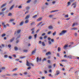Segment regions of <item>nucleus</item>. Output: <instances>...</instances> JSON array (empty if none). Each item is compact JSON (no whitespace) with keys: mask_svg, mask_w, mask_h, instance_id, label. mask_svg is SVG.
<instances>
[{"mask_svg":"<svg viewBox=\"0 0 79 79\" xmlns=\"http://www.w3.org/2000/svg\"><path fill=\"white\" fill-rule=\"evenodd\" d=\"M61 49V48H60V47H59L58 48V52H60Z\"/></svg>","mask_w":79,"mask_h":79,"instance_id":"a211bd4d","label":"nucleus"},{"mask_svg":"<svg viewBox=\"0 0 79 79\" xmlns=\"http://www.w3.org/2000/svg\"><path fill=\"white\" fill-rule=\"evenodd\" d=\"M18 69L15 68L12 71H16Z\"/></svg>","mask_w":79,"mask_h":79,"instance_id":"c9c22d12","label":"nucleus"},{"mask_svg":"<svg viewBox=\"0 0 79 79\" xmlns=\"http://www.w3.org/2000/svg\"><path fill=\"white\" fill-rule=\"evenodd\" d=\"M71 4V2H68L67 3V5L68 6H69Z\"/></svg>","mask_w":79,"mask_h":79,"instance_id":"c756f323","label":"nucleus"},{"mask_svg":"<svg viewBox=\"0 0 79 79\" xmlns=\"http://www.w3.org/2000/svg\"><path fill=\"white\" fill-rule=\"evenodd\" d=\"M60 74V71H57L56 72V73L55 75V76H58L59 74Z\"/></svg>","mask_w":79,"mask_h":79,"instance_id":"20e7f679","label":"nucleus"},{"mask_svg":"<svg viewBox=\"0 0 79 79\" xmlns=\"http://www.w3.org/2000/svg\"><path fill=\"white\" fill-rule=\"evenodd\" d=\"M36 53V50L35 49L34 50H33L31 53L32 55H33V54H35Z\"/></svg>","mask_w":79,"mask_h":79,"instance_id":"423d86ee","label":"nucleus"},{"mask_svg":"<svg viewBox=\"0 0 79 79\" xmlns=\"http://www.w3.org/2000/svg\"><path fill=\"white\" fill-rule=\"evenodd\" d=\"M45 60H46V58H44L43 60H42V61H45Z\"/></svg>","mask_w":79,"mask_h":79,"instance_id":"69168bd1","label":"nucleus"},{"mask_svg":"<svg viewBox=\"0 0 79 79\" xmlns=\"http://www.w3.org/2000/svg\"><path fill=\"white\" fill-rule=\"evenodd\" d=\"M15 39V38H13L11 40H10V42H12Z\"/></svg>","mask_w":79,"mask_h":79,"instance_id":"aec40b11","label":"nucleus"},{"mask_svg":"<svg viewBox=\"0 0 79 79\" xmlns=\"http://www.w3.org/2000/svg\"><path fill=\"white\" fill-rule=\"evenodd\" d=\"M6 35V34H3L2 35V37H5Z\"/></svg>","mask_w":79,"mask_h":79,"instance_id":"a878e982","label":"nucleus"},{"mask_svg":"<svg viewBox=\"0 0 79 79\" xmlns=\"http://www.w3.org/2000/svg\"><path fill=\"white\" fill-rule=\"evenodd\" d=\"M35 23H34V22H33L31 23H30V25L31 26H33V25H34V24Z\"/></svg>","mask_w":79,"mask_h":79,"instance_id":"e433bc0d","label":"nucleus"},{"mask_svg":"<svg viewBox=\"0 0 79 79\" xmlns=\"http://www.w3.org/2000/svg\"><path fill=\"white\" fill-rule=\"evenodd\" d=\"M42 46H43V47H44V46H45V44L44 42H42Z\"/></svg>","mask_w":79,"mask_h":79,"instance_id":"412c9836","label":"nucleus"},{"mask_svg":"<svg viewBox=\"0 0 79 79\" xmlns=\"http://www.w3.org/2000/svg\"><path fill=\"white\" fill-rule=\"evenodd\" d=\"M2 25L3 26V27H4L5 28H6V25H5V23H2Z\"/></svg>","mask_w":79,"mask_h":79,"instance_id":"0eeeda50","label":"nucleus"},{"mask_svg":"<svg viewBox=\"0 0 79 79\" xmlns=\"http://www.w3.org/2000/svg\"><path fill=\"white\" fill-rule=\"evenodd\" d=\"M30 18V15H27L25 18V19H27L29 18Z\"/></svg>","mask_w":79,"mask_h":79,"instance_id":"9b49d317","label":"nucleus"},{"mask_svg":"<svg viewBox=\"0 0 79 79\" xmlns=\"http://www.w3.org/2000/svg\"><path fill=\"white\" fill-rule=\"evenodd\" d=\"M18 8H22V7L21 6H20L18 7Z\"/></svg>","mask_w":79,"mask_h":79,"instance_id":"338daca9","label":"nucleus"},{"mask_svg":"<svg viewBox=\"0 0 79 79\" xmlns=\"http://www.w3.org/2000/svg\"><path fill=\"white\" fill-rule=\"evenodd\" d=\"M26 65L27 66H34V64L32 63H29V62H28L27 60H26Z\"/></svg>","mask_w":79,"mask_h":79,"instance_id":"f257e3e1","label":"nucleus"},{"mask_svg":"<svg viewBox=\"0 0 79 79\" xmlns=\"http://www.w3.org/2000/svg\"><path fill=\"white\" fill-rule=\"evenodd\" d=\"M51 41L52 42H54V40H53V39H52L51 40Z\"/></svg>","mask_w":79,"mask_h":79,"instance_id":"4d7b16f0","label":"nucleus"},{"mask_svg":"<svg viewBox=\"0 0 79 79\" xmlns=\"http://www.w3.org/2000/svg\"><path fill=\"white\" fill-rule=\"evenodd\" d=\"M61 61H62V62H66L67 60H61Z\"/></svg>","mask_w":79,"mask_h":79,"instance_id":"5701e85b","label":"nucleus"},{"mask_svg":"<svg viewBox=\"0 0 79 79\" xmlns=\"http://www.w3.org/2000/svg\"><path fill=\"white\" fill-rule=\"evenodd\" d=\"M14 49L15 51H17V50H18V47H15L14 48Z\"/></svg>","mask_w":79,"mask_h":79,"instance_id":"dca6fc26","label":"nucleus"},{"mask_svg":"<svg viewBox=\"0 0 79 79\" xmlns=\"http://www.w3.org/2000/svg\"><path fill=\"white\" fill-rule=\"evenodd\" d=\"M6 8H3L2 10V11H5V10H6Z\"/></svg>","mask_w":79,"mask_h":79,"instance_id":"b1692460","label":"nucleus"},{"mask_svg":"<svg viewBox=\"0 0 79 79\" xmlns=\"http://www.w3.org/2000/svg\"><path fill=\"white\" fill-rule=\"evenodd\" d=\"M74 35H75V36H77V33H75L74 34Z\"/></svg>","mask_w":79,"mask_h":79,"instance_id":"0e129e2a","label":"nucleus"},{"mask_svg":"<svg viewBox=\"0 0 79 79\" xmlns=\"http://www.w3.org/2000/svg\"><path fill=\"white\" fill-rule=\"evenodd\" d=\"M42 41H39V44H42Z\"/></svg>","mask_w":79,"mask_h":79,"instance_id":"e2e57ef3","label":"nucleus"},{"mask_svg":"<svg viewBox=\"0 0 79 79\" xmlns=\"http://www.w3.org/2000/svg\"><path fill=\"white\" fill-rule=\"evenodd\" d=\"M31 34H34V31H32L31 32Z\"/></svg>","mask_w":79,"mask_h":79,"instance_id":"774afa93","label":"nucleus"},{"mask_svg":"<svg viewBox=\"0 0 79 79\" xmlns=\"http://www.w3.org/2000/svg\"><path fill=\"white\" fill-rule=\"evenodd\" d=\"M14 6H15V5H12L10 8L9 10H12V9L14 8Z\"/></svg>","mask_w":79,"mask_h":79,"instance_id":"ddd939ff","label":"nucleus"},{"mask_svg":"<svg viewBox=\"0 0 79 79\" xmlns=\"http://www.w3.org/2000/svg\"><path fill=\"white\" fill-rule=\"evenodd\" d=\"M6 4H3L1 6V8H3V7H5V6H6Z\"/></svg>","mask_w":79,"mask_h":79,"instance_id":"4468645a","label":"nucleus"},{"mask_svg":"<svg viewBox=\"0 0 79 79\" xmlns=\"http://www.w3.org/2000/svg\"><path fill=\"white\" fill-rule=\"evenodd\" d=\"M40 40H42V39H43V38L42 37H40Z\"/></svg>","mask_w":79,"mask_h":79,"instance_id":"bf43d9fd","label":"nucleus"},{"mask_svg":"<svg viewBox=\"0 0 79 79\" xmlns=\"http://www.w3.org/2000/svg\"><path fill=\"white\" fill-rule=\"evenodd\" d=\"M46 34V33H44L42 34L41 35L42 36H44V35H45Z\"/></svg>","mask_w":79,"mask_h":79,"instance_id":"7c9ffc66","label":"nucleus"},{"mask_svg":"<svg viewBox=\"0 0 79 79\" xmlns=\"http://www.w3.org/2000/svg\"><path fill=\"white\" fill-rule=\"evenodd\" d=\"M35 28H33L31 30V31H34V30H35Z\"/></svg>","mask_w":79,"mask_h":79,"instance_id":"a19ab883","label":"nucleus"},{"mask_svg":"<svg viewBox=\"0 0 79 79\" xmlns=\"http://www.w3.org/2000/svg\"><path fill=\"white\" fill-rule=\"evenodd\" d=\"M51 32H52V31H48L47 33V34L48 35L50 34H51Z\"/></svg>","mask_w":79,"mask_h":79,"instance_id":"473e14b6","label":"nucleus"},{"mask_svg":"<svg viewBox=\"0 0 79 79\" xmlns=\"http://www.w3.org/2000/svg\"><path fill=\"white\" fill-rule=\"evenodd\" d=\"M68 17H69V16L68 15H65V18H68Z\"/></svg>","mask_w":79,"mask_h":79,"instance_id":"5fc2aeb1","label":"nucleus"},{"mask_svg":"<svg viewBox=\"0 0 79 79\" xmlns=\"http://www.w3.org/2000/svg\"><path fill=\"white\" fill-rule=\"evenodd\" d=\"M15 19H10V22H12V21H15Z\"/></svg>","mask_w":79,"mask_h":79,"instance_id":"cd10ccee","label":"nucleus"},{"mask_svg":"<svg viewBox=\"0 0 79 79\" xmlns=\"http://www.w3.org/2000/svg\"><path fill=\"white\" fill-rule=\"evenodd\" d=\"M37 15H35V16H33L32 18H36V17H37Z\"/></svg>","mask_w":79,"mask_h":79,"instance_id":"2f4dec72","label":"nucleus"},{"mask_svg":"<svg viewBox=\"0 0 79 79\" xmlns=\"http://www.w3.org/2000/svg\"><path fill=\"white\" fill-rule=\"evenodd\" d=\"M68 46L67 45H65L64 47H63V48L65 50H66V48H67V47H68Z\"/></svg>","mask_w":79,"mask_h":79,"instance_id":"f8f14e48","label":"nucleus"},{"mask_svg":"<svg viewBox=\"0 0 79 79\" xmlns=\"http://www.w3.org/2000/svg\"><path fill=\"white\" fill-rule=\"evenodd\" d=\"M48 29L50 30L52 29H53V27L52 26H49L48 27Z\"/></svg>","mask_w":79,"mask_h":79,"instance_id":"9d476101","label":"nucleus"},{"mask_svg":"<svg viewBox=\"0 0 79 79\" xmlns=\"http://www.w3.org/2000/svg\"><path fill=\"white\" fill-rule=\"evenodd\" d=\"M8 47L9 48H11V45L10 44H9L8 45Z\"/></svg>","mask_w":79,"mask_h":79,"instance_id":"8fccbe9b","label":"nucleus"},{"mask_svg":"<svg viewBox=\"0 0 79 79\" xmlns=\"http://www.w3.org/2000/svg\"><path fill=\"white\" fill-rule=\"evenodd\" d=\"M23 24H24V22L22 21L19 24V25L20 26H22L23 25Z\"/></svg>","mask_w":79,"mask_h":79,"instance_id":"1a4fd4ad","label":"nucleus"},{"mask_svg":"<svg viewBox=\"0 0 79 79\" xmlns=\"http://www.w3.org/2000/svg\"><path fill=\"white\" fill-rule=\"evenodd\" d=\"M70 2H74L75 1V0H69Z\"/></svg>","mask_w":79,"mask_h":79,"instance_id":"de8ad7c7","label":"nucleus"},{"mask_svg":"<svg viewBox=\"0 0 79 79\" xmlns=\"http://www.w3.org/2000/svg\"><path fill=\"white\" fill-rule=\"evenodd\" d=\"M36 61L37 62H41V61H42V58H39V57H37L36 58Z\"/></svg>","mask_w":79,"mask_h":79,"instance_id":"f03ea898","label":"nucleus"},{"mask_svg":"<svg viewBox=\"0 0 79 79\" xmlns=\"http://www.w3.org/2000/svg\"><path fill=\"white\" fill-rule=\"evenodd\" d=\"M23 52H25V53H26V52H27V50H23Z\"/></svg>","mask_w":79,"mask_h":79,"instance_id":"72a5a7b5","label":"nucleus"},{"mask_svg":"<svg viewBox=\"0 0 79 79\" xmlns=\"http://www.w3.org/2000/svg\"><path fill=\"white\" fill-rule=\"evenodd\" d=\"M55 3H56V1H53L52 2V3L53 4H55Z\"/></svg>","mask_w":79,"mask_h":79,"instance_id":"603ef678","label":"nucleus"},{"mask_svg":"<svg viewBox=\"0 0 79 79\" xmlns=\"http://www.w3.org/2000/svg\"><path fill=\"white\" fill-rule=\"evenodd\" d=\"M48 44L49 45L52 44V43L51 42V41H48Z\"/></svg>","mask_w":79,"mask_h":79,"instance_id":"864d4df0","label":"nucleus"},{"mask_svg":"<svg viewBox=\"0 0 79 79\" xmlns=\"http://www.w3.org/2000/svg\"><path fill=\"white\" fill-rule=\"evenodd\" d=\"M31 67H28L27 69H31Z\"/></svg>","mask_w":79,"mask_h":79,"instance_id":"680f3d73","label":"nucleus"},{"mask_svg":"<svg viewBox=\"0 0 79 79\" xmlns=\"http://www.w3.org/2000/svg\"><path fill=\"white\" fill-rule=\"evenodd\" d=\"M48 63H50L51 61H50V60H48Z\"/></svg>","mask_w":79,"mask_h":79,"instance_id":"09e8293b","label":"nucleus"},{"mask_svg":"<svg viewBox=\"0 0 79 79\" xmlns=\"http://www.w3.org/2000/svg\"><path fill=\"white\" fill-rule=\"evenodd\" d=\"M42 18H39L37 19V21H41V20H42Z\"/></svg>","mask_w":79,"mask_h":79,"instance_id":"2eb2a0df","label":"nucleus"},{"mask_svg":"<svg viewBox=\"0 0 79 79\" xmlns=\"http://www.w3.org/2000/svg\"><path fill=\"white\" fill-rule=\"evenodd\" d=\"M59 11V10H53V11H51L50 12V13H54L55 12H56V11Z\"/></svg>","mask_w":79,"mask_h":79,"instance_id":"f3484780","label":"nucleus"},{"mask_svg":"<svg viewBox=\"0 0 79 79\" xmlns=\"http://www.w3.org/2000/svg\"><path fill=\"white\" fill-rule=\"evenodd\" d=\"M48 68H49V69H51V68H52V66L50 65L48 66Z\"/></svg>","mask_w":79,"mask_h":79,"instance_id":"49530a36","label":"nucleus"},{"mask_svg":"<svg viewBox=\"0 0 79 79\" xmlns=\"http://www.w3.org/2000/svg\"><path fill=\"white\" fill-rule=\"evenodd\" d=\"M53 16V15H50L49 16V17L50 18H51Z\"/></svg>","mask_w":79,"mask_h":79,"instance_id":"a18cd8bd","label":"nucleus"},{"mask_svg":"<svg viewBox=\"0 0 79 79\" xmlns=\"http://www.w3.org/2000/svg\"><path fill=\"white\" fill-rule=\"evenodd\" d=\"M31 39H32V36H29V37H28V39H29V40H31Z\"/></svg>","mask_w":79,"mask_h":79,"instance_id":"58836bf2","label":"nucleus"},{"mask_svg":"<svg viewBox=\"0 0 79 79\" xmlns=\"http://www.w3.org/2000/svg\"><path fill=\"white\" fill-rule=\"evenodd\" d=\"M23 74H24V75H27V73L25 72L23 73Z\"/></svg>","mask_w":79,"mask_h":79,"instance_id":"37998d69","label":"nucleus"},{"mask_svg":"<svg viewBox=\"0 0 79 79\" xmlns=\"http://www.w3.org/2000/svg\"><path fill=\"white\" fill-rule=\"evenodd\" d=\"M66 30H64L62 31V32L60 33L59 34L60 35H61L62 34H65L66 32Z\"/></svg>","mask_w":79,"mask_h":79,"instance_id":"7ed1b4c3","label":"nucleus"},{"mask_svg":"<svg viewBox=\"0 0 79 79\" xmlns=\"http://www.w3.org/2000/svg\"><path fill=\"white\" fill-rule=\"evenodd\" d=\"M5 58H7L8 57V55H5L4 56Z\"/></svg>","mask_w":79,"mask_h":79,"instance_id":"052dcab7","label":"nucleus"},{"mask_svg":"<svg viewBox=\"0 0 79 79\" xmlns=\"http://www.w3.org/2000/svg\"><path fill=\"white\" fill-rule=\"evenodd\" d=\"M42 22H41L40 23H38V24L37 25V26H40V25L41 24H42Z\"/></svg>","mask_w":79,"mask_h":79,"instance_id":"bb28decb","label":"nucleus"},{"mask_svg":"<svg viewBox=\"0 0 79 79\" xmlns=\"http://www.w3.org/2000/svg\"><path fill=\"white\" fill-rule=\"evenodd\" d=\"M48 40H51V38L50 37H49L48 38Z\"/></svg>","mask_w":79,"mask_h":79,"instance_id":"3c124183","label":"nucleus"},{"mask_svg":"<svg viewBox=\"0 0 79 79\" xmlns=\"http://www.w3.org/2000/svg\"><path fill=\"white\" fill-rule=\"evenodd\" d=\"M37 34H35L34 36V37H35V39H37Z\"/></svg>","mask_w":79,"mask_h":79,"instance_id":"f704fd0d","label":"nucleus"},{"mask_svg":"<svg viewBox=\"0 0 79 79\" xmlns=\"http://www.w3.org/2000/svg\"><path fill=\"white\" fill-rule=\"evenodd\" d=\"M56 35V31H54V32L53 33V35L55 36Z\"/></svg>","mask_w":79,"mask_h":79,"instance_id":"c85d7f7f","label":"nucleus"},{"mask_svg":"<svg viewBox=\"0 0 79 79\" xmlns=\"http://www.w3.org/2000/svg\"><path fill=\"white\" fill-rule=\"evenodd\" d=\"M51 52H47L46 53V55L48 56V55H51Z\"/></svg>","mask_w":79,"mask_h":79,"instance_id":"6e6552de","label":"nucleus"},{"mask_svg":"<svg viewBox=\"0 0 79 79\" xmlns=\"http://www.w3.org/2000/svg\"><path fill=\"white\" fill-rule=\"evenodd\" d=\"M21 30H19L17 31V34H19L20 32H21Z\"/></svg>","mask_w":79,"mask_h":79,"instance_id":"6ab92c4d","label":"nucleus"},{"mask_svg":"<svg viewBox=\"0 0 79 79\" xmlns=\"http://www.w3.org/2000/svg\"><path fill=\"white\" fill-rule=\"evenodd\" d=\"M0 15H3V16H4V12H1L0 13Z\"/></svg>","mask_w":79,"mask_h":79,"instance_id":"4be33fe9","label":"nucleus"},{"mask_svg":"<svg viewBox=\"0 0 79 79\" xmlns=\"http://www.w3.org/2000/svg\"><path fill=\"white\" fill-rule=\"evenodd\" d=\"M12 15V14H11V13H9L8 16H11Z\"/></svg>","mask_w":79,"mask_h":79,"instance_id":"ea45409f","label":"nucleus"},{"mask_svg":"<svg viewBox=\"0 0 79 79\" xmlns=\"http://www.w3.org/2000/svg\"><path fill=\"white\" fill-rule=\"evenodd\" d=\"M68 58H69L70 59H71L72 57L71 56H68Z\"/></svg>","mask_w":79,"mask_h":79,"instance_id":"4c0bfd02","label":"nucleus"},{"mask_svg":"<svg viewBox=\"0 0 79 79\" xmlns=\"http://www.w3.org/2000/svg\"><path fill=\"white\" fill-rule=\"evenodd\" d=\"M29 23V20H27L25 21V23L26 24H27V23Z\"/></svg>","mask_w":79,"mask_h":79,"instance_id":"393cba45","label":"nucleus"},{"mask_svg":"<svg viewBox=\"0 0 79 79\" xmlns=\"http://www.w3.org/2000/svg\"><path fill=\"white\" fill-rule=\"evenodd\" d=\"M73 8H76V3H73L72 5V6H73Z\"/></svg>","mask_w":79,"mask_h":79,"instance_id":"39448f33","label":"nucleus"},{"mask_svg":"<svg viewBox=\"0 0 79 79\" xmlns=\"http://www.w3.org/2000/svg\"><path fill=\"white\" fill-rule=\"evenodd\" d=\"M9 58L10 59H12V58H13V57H12L11 56H9Z\"/></svg>","mask_w":79,"mask_h":79,"instance_id":"13d9d810","label":"nucleus"},{"mask_svg":"<svg viewBox=\"0 0 79 79\" xmlns=\"http://www.w3.org/2000/svg\"><path fill=\"white\" fill-rule=\"evenodd\" d=\"M44 73L45 74H47V71L46 70L44 71Z\"/></svg>","mask_w":79,"mask_h":79,"instance_id":"6e6d98bb","label":"nucleus"},{"mask_svg":"<svg viewBox=\"0 0 79 79\" xmlns=\"http://www.w3.org/2000/svg\"><path fill=\"white\" fill-rule=\"evenodd\" d=\"M31 0H29L27 1V3H29L30 2H31Z\"/></svg>","mask_w":79,"mask_h":79,"instance_id":"79ce46f5","label":"nucleus"},{"mask_svg":"<svg viewBox=\"0 0 79 79\" xmlns=\"http://www.w3.org/2000/svg\"><path fill=\"white\" fill-rule=\"evenodd\" d=\"M47 36H45L44 37V39H47Z\"/></svg>","mask_w":79,"mask_h":79,"instance_id":"c03bdc74","label":"nucleus"}]
</instances>
